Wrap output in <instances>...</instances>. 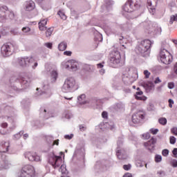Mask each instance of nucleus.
<instances>
[{
	"mask_svg": "<svg viewBox=\"0 0 177 177\" xmlns=\"http://www.w3.org/2000/svg\"><path fill=\"white\" fill-rule=\"evenodd\" d=\"M10 149V142L9 141H1L0 142V169L5 168L8 169L10 163L5 158V155H2V153H8Z\"/></svg>",
	"mask_w": 177,
	"mask_h": 177,
	"instance_id": "1",
	"label": "nucleus"
},
{
	"mask_svg": "<svg viewBox=\"0 0 177 177\" xmlns=\"http://www.w3.org/2000/svg\"><path fill=\"white\" fill-rule=\"evenodd\" d=\"M153 42L149 39L142 41L140 44L136 48V52L140 53L143 57H147L150 55V48H151Z\"/></svg>",
	"mask_w": 177,
	"mask_h": 177,
	"instance_id": "2",
	"label": "nucleus"
},
{
	"mask_svg": "<svg viewBox=\"0 0 177 177\" xmlns=\"http://www.w3.org/2000/svg\"><path fill=\"white\" fill-rule=\"evenodd\" d=\"M17 62L21 67L24 68L30 67V66L33 70H35L38 67V62H35V59L32 57H19L17 59Z\"/></svg>",
	"mask_w": 177,
	"mask_h": 177,
	"instance_id": "3",
	"label": "nucleus"
},
{
	"mask_svg": "<svg viewBox=\"0 0 177 177\" xmlns=\"http://www.w3.org/2000/svg\"><path fill=\"white\" fill-rule=\"evenodd\" d=\"M16 49H17V45L15 43L4 44L1 48V53L3 57H9L15 53Z\"/></svg>",
	"mask_w": 177,
	"mask_h": 177,
	"instance_id": "4",
	"label": "nucleus"
},
{
	"mask_svg": "<svg viewBox=\"0 0 177 177\" xmlns=\"http://www.w3.org/2000/svg\"><path fill=\"white\" fill-rule=\"evenodd\" d=\"M140 8V0H129L123 6V10L127 13H131L135 10H138Z\"/></svg>",
	"mask_w": 177,
	"mask_h": 177,
	"instance_id": "5",
	"label": "nucleus"
},
{
	"mask_svg": "<svg viewBox=\"0 0 177 177\" xmlns=\"http://www.w3.org/2000/svg\"><path fill=\"white\" fill-rule=\"evenodd\" d=\"M77 88V82H75V79L73 77L67 78L62 88V92H64L65 93L73 92Z\"/></svg>",
	"mask_w": 177,
	"mask_h": 177,
	"instance_id": "6",
	"label": "nucleus"
},
{
	"mask_svg": "<svg viewBox=\"0 0 177 177\" xmlns=\"http://www.w3.org/2000/svg\"><path fill=\"white\" fill-rule=\"evenodd\" d=\"M6 19L15 20V12L10 10L6 6H0V21H3Z\"/></svg>",
	"mask_w": 177,
	"mask_h": 177,
	"instance_id": "7",
	"label": "nucleus"
},
{
	"mask_svg": "<svg viewBox=\"0 0 177 177\" xmlns=\"http://www.w3.org/2000/svg\"><path fill=\"white\" fill-rule=\"evenodd\" d=\"M136 71L132 68H126L123 72V77L127 78V80H125L127 85H131L136 81Z\"/></svg>",
	"mask_w": 177,
	"mask_h": 177,
	"instance_id": "8",
	"label": "nucleus"
},
{
	"mask_svg": "<svg viewBox=\"0 0 177 177\" xmlns=\"http://www.w3.org/2000/svg\"><path fill=\"white\" fill-rule=\"evenodd\" d=\"M159 57L163 64H171L172 62V55H171V53H169L167 48L163 47L160 48Z\"/></svg>",
	"mask_w": 177,
	"mask_h": 177,
	"instance_id": "9",
	"label": "nucleus"
},
{
	"mask_svg": "<svg viewBox=\"0 0 177 177\" xmlns=\"http://www.w3.org/2000/svg\"><path fill=\"white\" fill-rule=\"evenodd\" d=\"M14 80H15V84L13 86L11 85V88H13L14 91H17V82H20L22 89H26V88H28L30 86V83L31 82V80L28 78V77H21L20 76L19 78L14 77Z\"/></svg>",
	"mask_w": 177,
	"mask_h": 177,
	"instance_id": "10",
	"label": "nucleus"
},
{
	"mask_svg": "<svg viewBox=\"0 0 177 177\" xmlns=\"http://www.w3.org/2000/svg\"><path fill=\"white\" fill-rule=\"evenodd\" d=\"M48 162L52 165L53 168H59L63 164V159H62L61 156H57L55 153H50Z\"/></svg>",
	"mask_w": 177,
	"mask_h": 177,
	"instance_id": "11",
	"label": "nucleus"
},
{
	"mask_svg": "<svg viewBox=\"0 0 177 177\" xmlns=\"http://www.w3.org/2000/svg\"><path fill=\"white\" fill-rule=\"evenodd\" d=\"M117 145L116 156L119 160H125L127 158V153H125V150L121 148V146H122V139L119 138Z\"/></svg>",
	"mask_w": 177,
	"mask_h": 177,
	"instance_id": "12",
	"label": "nucleus"
},
{
	"mask_svg": "<svg viewBox=\"0 0 177 177\" xmlns=\"http://www.w3.org/2000/svg\"><path fill=\"white\" fill-rule=\"evenodd\" d=\"M120 63H121V54L117 50L113 51L109 60L110 65L114 67L117 64H120Z\"/></svg>",
	"mask_w": 177,
	"mask_h": 177,
	"instance_id": "13",
	"label": "nucleus"
},
{
	"mask_svg": "<svg viewBox=\"0 0 177 177\" xmlns=\"http://www.w3.org/2000/svg\"><path fill=\"white\" fill-rule=\"evenodd\" d=\"M73 157H77L81 160H84L85 157V147L84 144H78L75 150Z\"/></svg>",
	"mask_w": 177,
	"mask_h": 177,
	"instance_id": "14",
	"label": "nucleus"
},
{
	"mask_svg": "<svg viewBox=\"0 0 177 177\" xmlns=\"http://www.w3.org/2000/svg\"><path fill=\"white\" fill-rule=\"evenodd\" d=\"M24 156L25 158H27L29 161H36V162L41 161V157L35 152H25Z\"/></svg>",
	"mask_w": 177,
	"mask_h": 177,
	"instance_id": "15",
	"label": "nucleus"
},
{
	"mask_svg": "<svg viewBox=\"0 0 177 177\" xmlns=\"http://www.w3.org/2000/svg\"><path fill=\"white\" fill-rule=\"evenodd\" d=\"M143 118H145V113L139 111L132 115V122H133V124H139L142 122Z\"/></svg>",
	"mask_w": 177,
	"mask_h": 177,
	"instance_id": "16",
	"label": "nucleus"
},
{
	"mask_svg": "<svg viewBox=\"0 0 177 177\" xmlns=\"http://www.w3.org/2000/svg\"><path fill=\"white\" fill-rule=\"evenodd\" d=\"M65 68L72 70V71H77L78 70V62L74 59L69 60L66 63Z\"/></svg>",
	"mask_w": 177,
	"mask_h": 177,
	"instance_id": "17",
	"label": "nucleus"
},
{
	"mask_svg": "<svg viewBox=\"0 0 177 177\" xmlns=\"http://www.w3.org/2000/svg\"><path fill=\"white\" fill-rule=\"evenodd\" d=\"M156 6H157V0H147V8L151 15L156 13Z\"/></svg>",
	"mask_w": 177,
	"mask_h": 177,
	"instance_id": "18",
	"label": "nucleus"
},
{
	"mask_svg": "<svg viewBox=\"0 0 177 177\" xmlns=\"http://www.w3.org/2000/svg\"><path fill=\"white\" fill-rule=\"evenodd\" d=\"M40 117L44 118V120H48V118H50L52 117V114L50 113V111L48 108H41L40 109Z\"/></svg>",
	"mask_w": 177,
	"mask_h": 177,
	"instance_id": "19",
	"label": "nucleus"
},
{
	"mask_svg": "<svg viewBox=\"0 0 177 177\" xmlns=\"http://www.w3.org/2000/svg\"><path fill=\"white\" fill-rule=\"evenodd\" d=\"M10 118V116H2L0 118V121H2V122L0 123V129L1 130V132L3 133H1V135H6V132L3 131V129H6V128H8V122H3V120H9Z\"/></svg>",
	"mask_w": 177,
	"mask_h": 177,
	"instance_id": "20",
	"label": "nucleus"
},
{
	"mask_svg": "<svg viewBox=\"0 0 177 177\" xmlns=\"http://www.w3.org/2000/svg\"><path fill=\"white\" fill-rule=\"evenodd\" d=\"M156 139L151 138L150 140L145 142L144 146L149 151H153V150H154V147H156Z\"/></svg>",
	"mask_w": 177,
	"mask_h": 177,
	"instance_id": "21",
	"label": "nucleus"
},
{
	"mask_svg": "<svg viewBox=\"0 0 177 177\" xmlns=\"http://www.w3.org/2000/svg\"><path fill=\"white\" fill-rule=\"evenodd\" d=\"M46 139L50 147H53L55 145H56V146H59V140H55V138H53V136H48L46 137Z\"/></svg>",
	"mask_w": 177,
	"mask_h": 177,
	"instance_id": "22",
	"label": "nucleus"
},
{
	"mask_svg": "<svg viewBox=\"0 0 177 177\" xmlns=\"http://www.w3.org/2000/svg\"><path fill=\"white\" fill-rule=\"evenodd\" d=\"M35 9V3L32 1H26L25 3V10L27 12H31Z\"/></svg>",
	"mask_w": 177,
	"mask_h": 177,
	"instance_id": "23",
	"label": "nucleus"
},
{
	"mask_svg": "<svg viewBox=\"0 0 177 177\" xmlns=\"http://www.w3.org/2000/svg\"><path fill=\"white\" fill-rule=\"evenodd\" d=\"M122 31H129L132 30V24L131 22H127L126 24H122L120 26Z\"/></svg>",
	"mask_w": 177,
	"mask_h": 177,
	"instance_id": "24",
	"label": "nucleus"
},
{
	"mask_svg": "<svg viewBox=\"0 0 177 177\" xmlns=\"http://www.w3.org/2000/svg\"><path fill=\"white\" fill-rule=\"evenodd\" d=\"M77 100L80 104H86L87 103H89V101L86 100V95H85V94H82L79 96Z\"/></svg>",
	"mask_w": 177,
	"mask_h": 177,
	"instance_id": "25",
	"label": "nucleus"
},
{
	"mask_svg": "<svg viewBox=\"0 0 177 177\" xmlns=\"http://www.w3.org/2000/svg\"><path fill=\"white\" fill-rule=\"evenodd\" d=\"M44 89H48L46 91H42L40 95L43 96V97H50V95H52L50 92V89H49V86H44Z\"/></svg>",
	"mask_w": 177,
	"mask_h": 177,
	"instance_id": "26",
	"label": "nucleus"
},
{
	"mask_svg": "<svg viewBox=\"0 0 177 177\" xmlns=\"http://www.w3.org/2000/svg\"><path fill=\"white\" fill-rule=\"evenodd\" d=\"M113 5H114V1H113L112 0H104V6L106 10H111Z\"/></svg>",
	"mask_w": 177,
	"mask_h": 177,
	"instance_id": "27",
	"label": "nucleus"
},
{
	"mask_svg": "<svg viewBox=\"0 0 177 177\" xmlns=\"http://www.w3.org/2000/svg\"><path fill=\"white\" fill-rule=\"evenodd\" d=\"M59 172L62 174V176L61 177H68L67 176V174H68V171H67V169L66 168V165H62L59 168Z\"/></svg>",
	"mask_w": 177,
	"mask_h": 177,
	"instance_id": "28",
	"label": "nucleus"
},
{
	"mask_svg": "<svg viewBox=\"0 0 177 177\" xmlns=\"http://www.w3.org/2000/svg\"><path fill=\"white\" fill-rule=\"evenodd\" d=\"M58 49H59V50H61L62 52H63L65 49H67V42L62 41L58 45Z\"/></svg>",
	"mask_w": 177,
	"mask_h": 177,
	"instance_id": "29",
	"label": "nucleus"
},
{
	"mask_svg": "<svg viewBox=\"0 0 177 177\" xmlns=\"http://www.w3.org/2000/svg\"><path fill=\"white\" fill-rule=\"evenodd\" d=\"M50 77H51V82H56V80H57V71H53L50 73Z\"/></svg>",
	"mask_w": 177,
	"mask_h": 177,
	"instance_id": "30",
	"label": "nucleus"
},
{
	"mask_svg": "<svg viewBox=\"0 0 177 177\" xmlns=\"http://www.w3.org/2000/svg\"><path fill=\"white\" fill-rule=\"evenodd\" d=\"M145 88L148 92H150L154 88V83L153 82H148L145 85Z\"/></svg>",
	"mask_w": 177,
	"mask_h": 177,
	"instance_id": "31",
	"label": "nucleus"
},
{
	"mask_svg": "<svg viewBox=\"0 0 177 177\" xmlns=\"http://www.w3.org/2000/svg\"><path fill=\"white\" fill-rule=\"evenodd\" d=\"M57 15H59V17H61V19L62 20H66L67 19V16L66 15V14L64 13V10H59L57 12Z\"/></svg>",
	"mask_w": 177,
	"mask_h": 177,
	"instance_id": "32",
	"label": "nucleus"
},
{
	"mask_svg": "<svg viewBox=\"0 0 177 177\" xmlns=\"http://www.w3.org/2000/svg\"><path fill=\"white\" fill-rule=\"evenodd\" d=\"M174 21H177V14L170 16L169 24L170 25L174 24Z\"/></svg>",
	"mask_w": 177,
	"mask_h": 177,
	"instance_id": "33",
	"label": "nucleus"
},
{
	"mask_svg": "<svg viewBox=\"0 0 177 177\" xmlns=\"http://www.w3.org/2000/svg\"><path fill=\"white\" fill-rule=\"evenodd\" d=\"M21 30H22V32H24V34H28V35L31 34L30 33L31 32V28H30V27L25 26L22 28Z\"/></svg>",
	"mask_w": 177,
	"mask_h": 177,
	"instance_id": "34",
	"label": "nucleus"
},
{
	"mask_svg": "<svg viewBox=\"0 0 177 177\" xmlns=\"http://www.w3.org/2000/svg\"><path fill=\"white\" fill-rule=\"evenodd\" d=\"M158 122L161 125H166L167 124V118H160L158 120Z\"/></svg>",
	"mask_w": 177,
	"mask_h": 177,
	"instance_id": "35",
	"label": "nucleus"
},
{
	"mask_svg": "<svg viewBox=\"0 0 177 177\" xmlns=\"http://www.w3.org/2000/svg\"><path fill=\"white\" fill-rule=\"evenodd\" d=\"M53 32V28H49L46 32V37H50Z\"/></svg>",
	"mask_w": 177,
	"mask_h": 177,
	"instance_id": "36",
	"label": "nucleus"
},
{
	"mask_svg": "<svg viewBox=\"0 0 177 177\" xmlns=\"http://www.w3.org/2000/svg\"><path fill=\"white\" fill-rule=\"evenodd\" d=\"M8 34V32L3 28H0V39L2 38V36H5Z\"/></svg>",
	"mask_w": 177,
	"mask_h": 177,
	"instance_id": "37",
	"label": "nucleus"
},
{
	"mask_svg": "<svg viewBox=\"0 0 177 177\" xmlns=\"http://www.w3.org/2000/svg\"><path fill=\"white\" fill-rule=\"evenodd\" d=\"M30 103H31V101H30V99H28V98L23 100L21 102V104L23 106H28V104H30Z\"/></svg>",
	"mask_w": 177,
	"mask_h": 177,
	"instance_id": "38",
	"label": "nucleus"
},
{
	"mask_svg": "<svg viewBox=\"0 0 177 177\" xmlns=\"http://www.w3.org/2000/svg\"><path fill=\"white\" fill-rule=\"evenodd\" d=\"M24 131H20L19 133H17V134L14 135V138L17 140L20 139L21 138V136L24 135Z\"/></svg>",
	"mask_w": 177,
	"mask_h": 177,
	"instance_id": "39",
	"label": "nucleus"
},
{
	"mask_svg": "<svg viewBox=\"0 0 177 177\" xmlns=\"http://www.w3.org/2000/svg\"><path fill=\"white\" fill-rule=\"evenodd\" d=\"M135 98L137 100H147V97H145V96H142V95H135Z\"/></svg>",
	"mask_w": 177,
	"mask_h": 177,
	"instance_id": "40",
	"label": "nucleus"
},
{
	"mask_svg": "<svg viewBox=\"0 0 177 177\" xmlns=\"http://www.w3.org/2000/svg\"><path fill=\"white\" fill-rule=\"evenodd\" d=\"M162 160V156H161V155H156L155 156L156 162H161Z\"/></svg>",
	"mask_w": 177,
	"mask_h": 177,
	"instance_id": "41",
	"label": "nucleus"
},
{
	"mask_svg": "<svg viewBox=\"0 0 177 177\" xmlns=\"http://www.w3.org/2000/svg\"><path fill=\"white\" fill-rule=\"evenodd\" d=\"M71 16L75 19H78V14L77 13V11L74 10H71Z\"/></svg>",
	"mask_w": 177,
	"mask_h": 177,
	"instance_id": "42",
	"label": "nucleus"
},
{
	"mask_svg": "<svg viewBox=\"0 0 177 177\" xmlns=\"http://www.w3.org/2000/svg\"><path fill=\"white\" fill-rule=\"evenodd\" d=\"M142 139H145V140L150 139V133H145L142 134Z\"/></svg>",
	"mask_w": 177,
	"mask_h": 177,
	"instance_id": "43",
	"label": "nucleus"
},
{
	"mask_svg": "<svg viewBox=\"0 0 177 177\" xmlns=\"http://www.w3.org/2000/svg\"><path fill=\"white\" fill-rule=\"evenodd\" d=\"M97 37H95V39L97 41H99V42H102V41H103V36L102 35V34L98 33Z\"/></svg>",
	"mask_w": 177,
	"mask_h": 177,
	"instance_id": "44",
	"label": "nucleus"
},
{
	"mask_svg": "<svg viewBox=\"0 0 177 177\" xmlns=\"http://www.w3.org/2000/svg\"><path fill=\"white\" fill-rule=\"evenodd\" d=\"M162 154L164 157H167L169 154V151L168 149H163L162 151Z\"/></svg>",
	"mask_w": 177,
	"mask_h": 177,
	"instance_id": "45",
	"label": "nucleus"
},
{
	"mask_svg": "<svg viewBox=\"0 0 177 177\" xmlns=\"http://www.w3.org/2000/svg\"><path fill=\"white\" fill-rule=\"evenodd\" d=\"M170 143L171 145H175L176 143V138L174 136L170 137Z\"/></svg>",
	"mask_w": 177,
	"mask_h": 177,
	"instance_id": "46",
	"label": "nucleus"
},
{
	"mask_svg": "<svg viewBox=\"0 0 177 177\" xmlns=\"http://www.w3.org/2000/svg\"><path fill=\"white\" fill-rule=\"evenodd\" d=\"M44 46H46V48H48V49H52L53 44L50 42H48L44 44Z\"/></svg>",
	"mask_w": 177,
	"mask_h": 177,
	"instance_id": "47",
	"label": "nucleus"
},
{
	"mask_svg": "<svg viewBox=\"0 0 177 177\" xmlns=\"http://www.w3.org/2000/svg\"><path fill=\"white\" fill-rule=\"evenodd\" d=\"M64 138H65V139H67L68 140H71V139H73V138H74V134L65 135Z\"/></svg>",
	"mask_w": 177,
	"mask_h": 177,
	"instance_id": "48",
	"label": "nucleus"
},
{
	"mask_svg": "<svg viewBox=\"0 0 177 177\" xmlns=\"http://www.w3.org/2000/svg\"><path fill=\"white\" fill-rule=\"evenodd\" d=\"M48 23V19H43L39 22V26H45Z\"/></svg>",
	"mask_w": 177,
	"mask_h": 177,
	"instance_id": "49",
	"label": "nucleus"
},
{
	"mask_svg": "<svg viewBox=\"0 0 177 177\" xmlns=\"http://www.w3.org/2000/svg\"><path fill=\"white\" fill-rule=\"evenodd\" d=\"M167 86L169 89H174L175 88V84L174 82H169Z\"/></svg>",
	"mask_w": 177,
	"mask_h": 177,
	"instance_id": "50",
	"label": "nucleus"
},
{
	"mask_svg": "<svg viewBox=\"0 0 177 177\" xmlns=\"http://www.w3.org/2000/svg\"><path fill=\"white\" fill-rule=\"evenodd\" d=\"M131 165H124L123 166V169H124L125 171H129V169H131Z\"/></svg>",
	"mask_w": 177,
	"mask_h": 177,
	"instance_id": "51",
	"label": "nucleus"
},
{
	"mask_svg": "<svg viewBox=\"0 0 177 177\" xmlns=\"http://www.w3.org/2000/svg\"><path fill=\"white\" fill-rule=\"evenodd\" d=\"M150 132H151V133H153V135H157V133L158 132V129H151Z\"/></svg>",
	"mask_w": 177,
	"mask_h": 177,
	"instance_id": "52",
	"label": "nucleus"
},
{
	"mask_svg": "<svg viewBox=\"0 0 177 177\" xmlns=\"http://www.w3.org/2000/svg\"><path fill=\"white\" fill-rule=\"evenodd\" d=\"M144 75H145V78H149V77H150V72H149L147 70H145L144 71Z\"/></svg>",
	"mask_w": 177,
	"mask_h": 177,
	"instance_id": "53",
	"label": "nucleus"
},
{
	"mask_svg": "<svg viewBox=\"0 0 177 177\" xmlns=\"http://www.w3.org/2000/svg\"><path fill=\"white\" fill-rule=\"evenodd\" d=\"M39 28L40 31H45L46 30V27L44 25H39Z\"/></svg>",
	"mask_w": 177,
	"mask_h": 177,
	"instance_id": "54",
	"label": "nucleus"
},
{
	"mask_svg": "<svg viewBox=\"0 0 177 177\" xmlns=\"http://www.w3.org/2000/svg\"><path fill=\"white\" fill-rule=\"evenodd\" d=\"M102 118H107L109 117V115L106 111H103L102 113Z\"/></svg>",
	"mask_w": 177,
	"mask_h": 177,
	"instance_id": "55",
	"label": "nucleus"
},
{
	"mask_svg": "<svg viewBox=\"0 0 177 177\" xmlns=\"http://www.w3.org/2000/svg\"><path fill=\"white\" fill-rule=\"evenodd\" d=\"M172 104H174V100L172 99L169 100V107L170 109H172Z\"/></svg>",
	"mask_w": 177,
	"mask_h": 177,
	"instance_id": "56",
	"label": "nucleus"
},
{
	"mask_svg": "<svg viewBox=\"0 0 177 177\" xmlns=\"http://www.w3.org/2000/svg\"><path fill=\"white\" fill-rule=\"evenodd\" d=\"M121 107H122V105L121 104H117L115 106V109L118 111V110H121Z\"/></svg>",
	"mask_w": 177,
	"mask_h": 177,
	"instance_id": "57",
	"label": "nucleus"
},
{
	"mask_svg": "<svg viewBox=\"0 0 177 177\" xmlns=\"http://www.w3.org/2000/svg\"><path fill=\"white\" fill-rule=\"evenodd\" d=\"M162 31V30L161 29V27L158 26V27H157V32H156V34L160 35V34H161Z\"/></svg>",
	"mask_w": 177,
	"mask_h": 177,
	"instance_id": "58",
	"label": "nucleus"
},
{
	"mask_svg": "<svg viewBox=\"0 0 177 177\" xmlns=\"http://www.w3.org/2000/svg\"><path fill=\"white\" fill-rule=\"evenodd\" d=\"M171 132L172 133H174V135H177V128L174 127L173 129H171Z\"/></svg>",
	"mask_w": 177,
	"mask_h": 177,
	"instance_id": "59",
	"label": "nucleus"
},
{
	"mask_svg": "<svg viewBox=\"0 0 177 177\" xmlns=\"http://www.w3.org/2000/svg\"><path fill=\"white\" fill-rule=\"evenodd\" d=\"M171 165H172V167H174V168H176V167H177V160H173Z\"/></svg>",
	"mask_w": 177,
	"mask_h": 177,
	"instance_id": "60",
	"label": "nucleus"
},
{
	"mask_svg": "<svg viewBox=\"0 0 177 177\" xmlns=\"http://www.w3.org/2000/svg\"><path fill=\"white\" fill-rule=\"evenodd\" d=\"M172 153L174 156V157L176 158V156H177V148H174L172 151Z\"/></svg>",
	"mask_w": 177,
	"mask_h": 177,
	"instance_id": "61",
	"label": "nucleus"
},
{
	"mask_svg": "<svg viewBox=\"0 0 177 177\" xmlns=\"http://www.w3.org/2000/svg\"><path fill=\"white\" fill-rule=\"evenodd\" d=\"M72 54L71 51H65L64 52V55H65L66 56H71Z\"/></svg>",
	"mask_w": 177,
	"mask_h": 177,
	"instance_id": "62",
	"label": "nucleus"
},
{
	"mask_svg": "<svg viewBox=\"0 0 177 177\" xmlns=\"http://www.w3.org/2000/svg\"><path fill=\"white\" fill-rule=\"evenodd\" d=\"M161 82V80H160V77H156V80L154 81V84H160Z\"/></svg>",
	"mask_w": 177,
	"mask_h": 177,
	"instance_id": "63",
	"label": "nucleus"
},
{
	"mask_svg": "<svg viewBox=\"0 0 177 177\" xmlns=\"http://www.w3.org/2000/svg\"><path fill=\"white\" fill-rule=\"evenodd\" d=\"M123 177H132V174H129V173H127V174H125Z\"/></svg>",
	"mask_w": 177,
	"mask_h": 177,
	"instance_id": "64",
	"label": "nucleus"
}]
</instances>
